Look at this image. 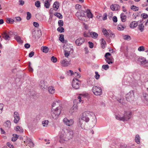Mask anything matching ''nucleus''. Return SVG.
Returning <instances> with one entry per match:
<instances>
[{"instance_id": "57", "label": "nucleus", "mask_w": 148, "mask_h": 148, "mask_svg": "<svg viewBox=\"0 0 148 148\" xmlns=\"http://www.w3.org/2000/svg\"><path fill=\"white\" fill-rule=\"evenodd\" d=\"M84 36L85 37H90V33L85 32L84 33Z\"/></svg>"}, {"instance_id": "49", "label": "nucleus", "mask_w": 148, "mask_h": 148, "mask_svg": "<svg viewBox=\"0 0 148 148\" xmlns=\"http://www.w3.org/2000/svg\"><path fill=\"white\" fill-rule=\"evenodd\" d=\"M14 21V20L10 18H8L6 20V22L7 23L11 24L13 23Z\"/></svg>"}, {"instance_id": "54", "label": "nucleus", "mask_w": 148, "mask_h": 148, "mask_svg": "<svg viewBox=\"0 0 148 148\" xmlns=\"http://www.w3.org/2000/svg\"><path fill=\"white\" fill-rule=\"evenodd\" d=\"M141 16L143 18H146L148 17V16L147 14L145 13H143L141 14Z\"/></svg>"}, {"instance_id": "34", "label": "nucleus", "mask_w": 148, "mask_h": 148, "mask_svg": "<svg viewBox=\"0 0 148 148\" xmlns=\"http://www.w3.org/2000/svg\"><path fill=\"white\" fill-rule=\"evenodd\" d=\"M13 137L12 138L11 140L12 141L14 142L17 139L18 136L16 134H13Z\"/></svg>"}, {"instance_id": "18", "label": "nucleus", "mask_w": 148, "mask_h": 148, "mask_svg": "<svg viewBox=\"0 0 148 148\" xmlns=\"http://www.w3.org/2000/svg\"><path fill=\"white\" fill-rule=\"evenodd\" d=\"M14 39L16 40L17 42L19 43L22 44L23 41L21 39V37L17 35H15L14 37Z\"/></svg>"}, {"instance_id": "25", "label": "nucleus", "mask_w": 148, "mask_h": 148, "mask_svg": "<svg viewBox=\"0 0 148 148\" xmlns=\"http://www.w3.org/2000/svg\"><path fill=\"white\" fill-rule=\"evenodd\" d=\"M90 36L93 38H96L98 36V34L96 32H92L90 33Z\"/></svg>"}, {"instance_id": "33", "label": "nucleus", "mask_w": 148, "mask_h": 148, "mask_svg": "<svg viewBox=\"0 0 148 148\" xmlns=\"http://www.w3.org/2000/svg\"><path fill=\"white\" fill-rule=\"evenodd\" d=\"M102 32L103 33L104 35L106 37H108L109 35V33L108 32L107 30L105 28L102 29Z\"/></svg>"}, {"instance_id": "56", "label": "nucleus", "mask_w": 148, "mask_h": 148, "mask_svg": "<svg viewBox=\"0 0 148 148\" xmlns=\"http://www.w3.org/2000/svg\"><path fill=\"white\" fill-rule=\"evenodd\" d=\"M109 32L110 33H109V35L108 36V37H114L115 36L114 34L111 32H110V31H109Z\"/></svg>"}, {"instance_id": "27", "label": "nucleus", "mask_w": 148, "mask_h": 148, "mask_svg": "<svg viewBox=\"0 0 148 148\" xmlns=\"http://www.w3.org/2000/svg\"><path fill=\"white\" fill-rule=\"evenodd\" d=\"M86 13L87 14V16L88 18H92L93 17V15L90 10L87 9L86 11Z\"/></svg>"}, {"instance_id": "37", "label": "nucleus", "mask_w": 148, "mask_h": 148, "mask_svg": "<svg viewBox=\"0 0 148 148\" xmlns=\"http://www.w3.org/2000/svg\"><path fill=\"white\" fill-rule=\"evenodd\" d=\"M58 105L60 106V103L59 102L56 101H54L52 105V108H53V107L55 106H56Z\"/></svg>"}, {"instance_id": "2", "label": "nucleus", "mask_w": 148, "mask_h": 148, "mask_svg": "<svg viewBox=\"0 0 148 148\" xmlns=\"http://www.w3.org/2000/svg\"><path fill=\"white\" fill-rule=\"evenodd\" d=\"M89 113V112L88 111L84 112L80 116V118L79 119L78 125L82 128H83L84 125L85 124V122H87L90 120L89 117L90 115Z\"/></svg>"}, {"instance_id": "59", "label": "nucleus", "mask_w": 148, "mask_h": 148, "mask_svg": "<svg viewBox=\"0 0 148 148\" xmlns=\"http://www.w3.org/2000/svg\"><path fill=\"white\" fill-rule=\"evenodd\" d=\"M64 55L66 57H68L69 56L70 53V52H69V51H64Z\"/></svg>"}, {"instance_id": "38", "label": "nucleus", "mask_w": 148, "mask_h": 148, "mask_svg": "<svg viewBox=\"0 0 148 148\" xmlns=\"http://www.w3.org/2000/svg\"><path fill=\"white\" fill-rule=\"evenodd\" d=\"M125 28V27L121 25H119L118 26V29L119 30H123Z\"/></svg>"}, {"instance_id": "53", "label": "nucleus", "mask_w": 148, "mask_h": 148, "mask_svg": "<svg viewBox=\"0 0 148 148\" xmlns=\"http://www.w3.org/2000/svg\"><path fill=\"white\" fill-rule=\"evenodd\" d=\"M138 50L140 51H144L145 50L144 47L143 46H141L139 47Z\"/></svg>"}, {"instance_id": "62", "label": "nucleus", "mask_w": 148, "mask_h": 148, "mask_svg": "<svg viewBox=\"0 0 148 148\" xmlns=\"http://www.w3.org/2000/svg\"><path fill=\"white\" fill-rule=\"evenodd\" d=\"M67 72L68 73V74L70 75H73L74 73L73 71L71 70L68 71Z\"/></svg>"}, {"instance_id": "36", "label": "nucleus", "mask_w": 148, "mask_h": 148, "mask_svg": "<svg viewBox=\"0 0 148 148\" xmlns=\"http://www.w3.org/2000/svg\"><path fill=\"white\" fill-rule=\"evenodd\" d=\"M138 29L140 30L141 32H142L144 29V26L142 24H140L138 25Z\"/></svg>"}, {"instance_id": "17", "label": "nucleus", "mask_w": 148, "mask_h": 148, "mask_svg": "<svg viewBox=\"0 0 148 148\" xmlns=\"http://www.w3.org/2000/svg\"><path fill=\"white\" fill-rule=\"evenodd\" d=\"M61 66L63 67H66L68 66L69 64V62L64 60L61 61Z\"/></svg>"}, {"instance_id": "45", "label": "nucleus", "mask_w": 148, "mask_h": 148, "mask_svg": "<svg viewBox=\"0 0 148 148\" xmlns=\"http://www.w3.org/2000/svg\"><path fill=\"white\" fill-rule=\"evenodd\" d=\"M27 17H26V19L27 20H29L31 18V14L29 12H27Z\"/></svg>"}, {"instance_id": "21", "label": "nucleus", "mask_w": 148, "mask_h": 148, "mask_svg": "<svg viewBox=\"0 0 148 148\" xmlns=\"http://www.w3.org/2000/svg\"><path fill=\"white\" fill-rule=\"evenodd\" d=\"M85 13H86L83 10H81L80 12H77L76 14V15L78 16H84L85 15Z\"/></svg>"}, {"instance_id": "48", "label": "nucleus", "mask_w": 148, "mask_h": 148, "mask_svg": "<svg viewBox=\"0 0 148 148\" xmlns=\"http://www.w3.org/2000/svg\"><path fill=\"white\" fill-rule=\"evenodd\" d=\"M58 25L60 27L62 26L63 25V21L62 20H60L58 21Z\"/></svg>"}, {"instance_id": "13", "label": "nucleus", "mask_w": 148, "mask_h": 148, "mask_svg": "<svg viewBox=\"0 0 148 148\" xmlns=\"http://www.w3.org/2000/svg\"><path fill=\"white\" fill-rule=\"evenodd\" d=\"M142 99L143 101L146 104L148 102V94L145 93H143V97H142Z\"/></svg>"}, {"instance_id": "11", "label": "nucleus", "mask_w": 148, "mask_h": 148, "mask_svg": "<svg viewBox=\"0 0 148 148\" xmlns=\"http://www.w3.org/2000/svg\"><path fill=\"white\" fill-rule=\"evenodd\" d=\"M13 116L14 117V122L16 123H18L20 120V116L19 114L17 112H15L14 113Z\"/></svg>"}, {"instance_id": "47", "label": "nucleus", "mask_w": 148, "mask_h": 148, "mask_svg": "<svg viewBox=\"0 0 148 148\" xmlns=\"http://www.w3.org/2000/svg\"><path fill=\"white\" fill-rule=\"evenodd\" d=\"M131 8L134 11H138L139 10L138 7H137L134 5H133L131 6Z\"/></svg>"}, {"instance_id": "44", "label": "nucleus", "mask_w": 148, "mask_h": 148, "mask_svg": "<svg viewBox=\"0 0 148 148\" xmlns=\"http://www.w3.org/2000/svg\"><path fill=\"white\" fill-rule=\"evenodd\" d=\"M124 38L125 40H130L131 39V37L129 35H125L124 36Z\"/></svg>"}, {"instance_id": "63", "label": "nucleus", "mask_w": 148, "mask_h": 148, "mask_svg": "<svg viewBox=\"0 0 148 148\" xmlns=\"http://www.w3.org/2000/svg\"><path fill=\"white\" fill-rule=\"evenodd\" d=\"M74 75L75 76L77 77V78H79L80 77V75H79L77 73L75 72L74 73L73 75Z\"/></svg>"}, {"instance_id": "28", "label": "nucleus", "mask_w": 148, "mask_h": 148, "mask_svg": "<svg viewBox=\"0 0 148 148\" xmlns=\"http://www.w3.org/2000/svg\"><path fill=\"white\" fill-rule=\"evenodd\" d=\"M137 23L136 21L132 22L130 24V26L131 28H134L137 26Z\"/></svg>"}, {"instance_id": "42", "label": "nucleus", "mask_w": 148, "mask_h": 148, "mask_svg": "<svg viewBox=\"0 0 148 148\" xmlns=\"http://www.w3.org/2000/svg\"><path fill=\"white\" fill-rule=\"evenodd\" d=\"M59 40L62 42L64 41V36L62 34L60 35Z\"/></svg>"}, {"instance_id": "31", "label": "nucleus", "mask_w": 148, "mask_h": 148, "mask_svg": "<svg viewBox=\"0 0 148 148\" xmlns=\"http://www.w3.org/2000/svg\"><path fill=\"white\" fill-rule=\"evenodd\" d=\"M140 138L139 137V136L138 134H137L136 135L135 137V141L138 144H139L140 143Z\"/></svg>"}, {"instance_id": "19", "label": "nucleus", "mask_w": 148, "mask_h": 148, "mask_svg": "<svg viewBox=\"0 0 148 148\" xmlns=\"http://www.w3.org/2000/svg\"><path fill=\"white\" fill-rule=\"evenodd\" d=\"M3 37L6 40H9L10 38L8 34L5 32H4L2 34Z\"/></svg>"}, {"instance_id": "22", "label": "nucleus", "mask_w": 148, "mask_h": 148, "mask_svg": "<svg viewBox=\"0 0 148 148\" xmlns=\"http://www.w3.org/2000/svg\"><path fill=\"white\" fill-rule=\"evenodd\" d=\"M121 18L122 22H125L126 20L127 16L125 14L122 13H121L120 15Z\"/></svg>"}, {"instance_id": "41", "label": "nucleus", "mask_w": 148, "mask_h": 148, "mask_svg": "<svg viewBox=\"0 0 148 148\" xmlns=\"http://www.w3.org/2000/svg\"><path fill=\"white\" fill-rule=\"evenodd\" d=\"M49 121L48 120H45L42 122V124L44 127H47Z\"/></svg>"}, {"instance_id": "30", "label": "nucleus", "mask_w": 148, "mask_h": 148, "mask_svg": "<svg viewBox=\"0 0 148 148\" xmlns=\"http://www.w3.org/2000/svg\"><path fill=\"white\" fill-rule=\"evenodd\" d=\"M101 47L102 48L104 49L105 47V45L106 44V42L103 38L101 39Z\"/></svg>"}, {"instance_id": "60", "label": "nucleus", "mask_w": 148, "mask_h": 148, "mask_svg": "<svg viewBox=\"0 0 148 148\" xmlns=\"http://www.w3.org/2000/svg\"><path fill=\"white\" fill-rule=\"evenodd\" d=\"M95 73L96 75H95V77L96 79H97L99 78L100 75L98 74V73L97 72H95Z\"/></svg>"}, {"instance_id": "16", "label": "nucleus", "mask_w": 148, "mask_h": 148, "mask_svg": "<svg viewBox=\"0 0 148 148\" xmlns=\"http://www.w3.org/2000/svg\"><path fill=\"white\" fill-rule=\"evenodd\" d=\"M77 106L76 104H74L69 110V112L71 113L77 112Z\"/></svg>"}, {"instance_id": "3", "label": "nucleus", "mask_w": 148, "mask_h": 148, "mask_svg": "<svg viewBox=\"0 0 148 148\" xmlns=\"http://www.w3.org/2000/svg\"><path fill=\"white\" fill-rule=\"evenodd\" d=\"M62 107L61 106L57 107L55 110L52 109L51 111V114L52 117L54 119H57L61 113Z\"/></svg>"}, {"instance_id": "40", "label": "nucleus", "mask_w": 148, "mask_h": 148, "mask_svg": "<svg viewBox=\"0 0 148 148\" xmlns=\"http://www.w3.org/2000/svg\"><path fill=\"white\" fill-rule=\"evenodd\" d=\"M57 30L58 32L60 33L64 32V28L62 27V26L58 27L57 29Z\"/></svg>"}, {"instance_id": "12", "label": "nucleus", "mask_w": 148, "mask_h": 148, "mask_svg": "<svg viewBox=\"0 0 148 148\" xmlns=\"http://www.w3.org/2000/svg\"><path fill=\"white\" fill-rule=\"evenodd\" d=\"M85 40L83 38H79L77 39L75 41V43L76 45L80 46L84 42Z\"/></svg>"}, {"instance_id": "51", "label": "nucleus", "mask_w": 148, "mask_h": 148, "mask_svg": "<svg viewBox=\"0 0 148 148\" xmlns=\"http://www.w3.org/2000/svg\"><path fill=\"white\" fill-rule=\"evenodd\" d=\"M40 3L39 1H37L35 2V5L37 8H39L40 6Z\"/></svg>"}, {"instance_id": "46", "label": "nucleus", "mask_w": 148, "mask_h": 148, "mask_svg": "<svg viewBox=\"0 0 148 148\" xmlns=\"http://www.w3.org/2000/svg\"><path fill=\"white\" fill-rule=\"evenodd\" d=\"M102 68L105 70H106L109 68V66L108 64L103 65L102 66Z\"/></svg>"}, {"instance_id": "4", "label": "nucleus", "mask_w": 148, "mask_h": 148, "mask_svg": "<svg viewBox=\"0 0 148 148\" xmlns=\"http://www.w3.org/2000/svg\"><path fill=\"white\" fill-rule=\"evenodd\" d=\"M92 90L94 94L96 95H100L102 93V90L101 88L97 86H93Z\"/></svg>"}, {"instance_id": "58", "label": "nucleus", "mask_w": 148, "mask_h": 148, "mask_svg": "<svg viewBox=\"0 0 148 148\" xmlns=\"http://www.w3.org/2000/svg\"><path fill=\"white\" fill-rule=\"evenodd\" d=\"M88 44L89 45V47L90 48H92L93 47V44L91 42H88Z\"/></svg>"}, {"instance_id": "1", "label": "nucleus", "mask_w": 148, "mask_h": 148, "mask_svg": "<svg viewBox=\"0 0 148 148\" xmlns=\"http://www.w3.org/2000/svg\"><path fill=\"white\" fill-rule=\"evenodd\" d=\"M73 136V132L72 130L66 129L62 130L59 135V142L64 144L72 139Z\"/></svg>"}, {"instance_id": "7", "label": "nucleus", "mask_w": 148, "mask_h": 148, "mask_svg": "<svg viewBox=\"0 0 148 148\" xmlns=\"http://www.w3.org/2000/svg\"><path fill=\"white\" fill-rule=\"evenodd\" d=\"M132 113L130 111H125L123 118L122 119V121H127L130 119L131 117Z\"/></svg>"}, {"instance_id": "26", "label": "nucleus", "mask_w": 148, "mask_h": 148, "mask_svg": "<svg viewBox=\"0 0 148 148\" xmlns=\"http://www.w3.org/2000/svg\"><path fill=\"white\" fill-rule=\"evenodd\" d=\"M48 90L50 93L53 94L54 93L55 89L52 86L49 87L48 88Z\"/></svg>"}, {"instance_id": "8", "label": "nucleus", "mask_w": 148, "mask_h": 148, "mask_svg": "<svg viewBox=\"0 0 148 148\" xmlns=\"http://www.w3.org/2000/svg\"><path fill=\"white\" fill-rule=\"evenodd\" d=\"M126 99L127 101L130 102L133 101L134 99V92L132 90L128 93L126 96Z\"/></svg>"}, {"instance_id": "43", "label": "nucleus", "mask_w": 148, "mask_h": 148, "mask_svg": "<svg viewBox=\"0 0 148 148\" xmlns=\"http://www.w3.org/2000/svg\"><path fill=\"white\" fill-rule=\"evenodd\" d=\"M93 119V120L92 121V123L93 124V126H94L95 125L97 122L96 118L95 115H94V116Z\"/></svg>"}, {"instance_id": "10", "label": "nucleus", "mask_w": 148, "mask_h": 148, "mask_svg": "<svg viewBox=\"0 0 148 148\" xmlns=\"http://www.w3.org/2000/svg\"><path fill=\"white\" fill-rule=\"evenodd\" d=\"M138 61L140 62L141 64L143 66H147L146 64H148V60L147 61L144 58L140 57L138 58Z\"/></svg>"}, {"instance_id": "15", "label": "nucleus", "mask_w": 148, "mask_h": 148, "mask_svg": "<svg viewBox=\"0 0 148 148\" xmlns=\"http://www.w3.org/2000/svg\"><path fill=\"white\" fill-rule=\"evenodd\" d=\"M46 83L43 80H42L40 82L39 86L41 89L44 90L47 88V86Z\"/></svg>"}, {"instance_id": "35", "label": "nucleus", "mask_w": 148, "mask_h": 148, "mask_svg": "<svg viewBox=\"0 0 148 148\" xmlns=\"http://www.w3.org/2000/svg\"><path fill=\"white\" fill-rule=\"evenodd\" d=\"M16 131H19L21 133L23 132V129L22 127L19 126H17L16 127Z\"/></svg>"}, {"instance_id": "64", "label": "nucleus", "mask_w": 148, "mask_h": 148, "mask_svg": "<svg viewBox=\"0 0 148 148\" xmlns=\"http://www.w3.org/2000/svg\"><path fill=\"white\" fill-rule=\"evenodd\" d=\"M112 20L114 22H116L117 21V18L116 16H114L113 17Z\"/></svg>"}, {"instance_id": "9", "label": "nucleus", "mask_w": 148, "mask_h": 148, "mask_svg": "<svg viewBox=\"0 0 148 148\" xmlns=\"http://www.w3.org/2000/svg\"><path fill=\"white\" fill-rule=\"evenodd\" d=\"M63 121L65 124L68 126H71L74 123V121L73 119H68L66 118H64Z\"/></svg>"}, {"instance_id": "20", "label": "nucleus", "mask_w": 148, "mask_h": 148, "mask_svg": "<svg viewBox=\"0 0 148 148\" xmlns=\"http://www.w3.org/2000/svg\"><path fill=\"white\" fill-rule=\"evenodd\" d=\"M87 82L89 86H92L94 84L95 80L93 78H90L88 80Z\"/></svg>"}, {"instance_id": "50", "label": "nucleus", "mask_w": 148, "mask_h": 148, "mask_svg": "<svg viewBox=\"0 0 148 148\" xmlns=\"http://www.w3.org/2000/svg\"><path fill=\"white\" fill-rule=\"evenodd\" d=\"M51 61L54 63L56 62L57 60V58L54 56H53L51 58Z\"/></svg>"}, {"instance_id": "29", "label": "nucleus", "mask_w": 148, "mask_h": 148, "mask_svg": "<svg viewBox=\"0 0 148 148\" xmlns=\"http://www.w3.org/2000/svg\"><path fill=\"white\" fill-rule=\"evenodd\" d=\"M44 2L45 3L44 5V7L46 8H49L50 5V3L51 2L46 0Z\"/></svg>"}, {"instance_id": "32", "label": "nucleus", "mask_w": 148, "mask_h": 148, "mask_svg": "<svg viewBox=\"0 0 148 148\" xmlns=\"http://www.w3.org/2000/svg\"><path fill=\"white\" fill-rule=\"evenodd\" d=\"M41 49L43 52L46 53H47L49 51L48 48L46 46L42 47Z\"/></svg>"}, {"instance_id": "61", "label": "nucleus", "mask_w": 148, "mask_h": 148, "mask_svg": "<svg viewBox=\"0 0 148 148\" xmlns=\"http://www.w3.org/2000/svg\"><path fill=\"white\" fill-rule=\"evenodd\" d=\"M7 145L10 147V148H14L13 145H11V143L9 142H8L7 143Z\"/></svg>"}, {"instance_id": "55", "label": "nucleus", "mask_w": 148, "mask_h": 148, "mask_svg": "<svg viewBox=\"0 0 148 148\" xmlns=\"http://www.w3.org/2000/svg\"><path fill=\"white\" fill-rule=\"evenodd\" d=\"M4 105L2 103H0V114L2 113Z\"/></svg>"}, {"instance_id": "14", "label": "nucleus", "mask_w": 148, "mask_h": 148, "mask_svg": "<svg viewBox=\"0 0 148 148\" xmlns=\"http://www.w3.org/2000/svg\"><path fill=\"white\" fill-rule=\"evenodd\" d=\"M25 144L29 146L31 148L33 147L34 144L30 138H28L26 140Z\"/></svg>"}, {"instance_id": "52", "label": "nucleus", "mask_w": 148, "mask_h": 148, "mask_svg": "<svg viewBox=\"0 0 148 148\" xmlns=\"http://www.w3.org/2000/svg\"><path fill=\"white\" fill-rule=\"evenodd\" d=\"M115 117L117 119L122 121V119L123 118V116L121 117L119 115H116L115 116Z\"/></svg>"}, {"instance_id": "5", "label": "nucleus", "mask_w": 148, "mask_h": 148, "mask_svg": "<svg viewBox=\"0 0 148 148\" xmlns=\"http://www.w3.org/2000/svg\"><path fill=\"white\" fill-rule=\"evenodd\" d=\"M81 82L76 78H74L73 80L72 86L75 89H78L79 88Z\"/></svg>"}, {"instance_id": "23", "label": "nucleus", "mask_w": 148, "mask_h": 148, "mask_svg": "<svg viewBox=\"0 0 148 148\" xmlns=\"http://www.w3.org/2000/svg\"><path fill=\"white\" fill-rule=\"evenodd\" d=\"M11 125V123L9 121H7L4 124V126L8 128H9L10 127Z\"/></svg>"}, {"instance_id": "24", "label": "nucleus", "mask_w": 148, "mask_h": 148, "mask_svg": "<svg viewBox=\"0 0 148 148\" xmlns=\"http://www.w3.org/2000/svg\"><path fill=\"white\" fill-rule=\"evenodd\" d=\"M59 4L58 2L56 1L54 3L53 7L54 8H56V9H54L55 10H58L59 7Z\"/></svg>"}, {"instance_id": "6", "label": "nucleus", "mask_w": 148, "mask_h": 148, "mask_svg": "<svg viewBox=\"0 0 148 148\" xmlns=\"http://www.w3.org/2000/svg\"><path fill=\"white\" fill-rule=\"evenodd\" d=\"M110 55V53L109 52L106 53L105 55L106 61L109 64H112L114 61V59L112 57L109 56Z\"/></svg>"}, {"instance_id": "39", "label": "nucleus", "mask_w": 148, "mask_h": 148, "mask_svg": "<svg viewBox=\"0 0 148 148\" xmlns=\"http://www.w3.org/2000/svg\"><path fill=\"white\" fill-rule=\"evenodd\" d=\"M54 15L60 19H61L63 17L62 15L60 13H56L54 14Z\"/></svg>"}]
</instances>
